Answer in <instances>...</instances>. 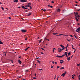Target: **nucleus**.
Masks as SVG:
<instances>
[{
    "label": "nucleus",
    "mask_w": 80,
    "mask_h": 80,
    "mask_svg": "<svg viewBox=\"0 0 80 80\" xmlns=\"http://www.w3.org/2000/svg\"><path fill=\"white\" fill-rule=\"evenodd\" d=\"M74 14L75 15V16H76V17H75V19L76 20V21L77 22H78V19H77V17H78V19H79V17H80V16L79 15H78V14H79L78 13V12H76L75 13V12H74Z\"/></svg>",
    "instance_id": "1"
},
{
    "label": "nucleus",
    "mask_w": 80,
    "mask_h": 80,
    "mask_svg": "<svg viewBox=\"0 0 80 80\" xmlns=\"http://www.w3.org/2000/svg\"><path fill=\"white\" fill-rule=\"evenodd\" d=\"M64 56H65V54H63L61 56H59L58 55L57 56H56V57L57 58H62V57H64Z\"/></svg>",
    "instance_id": "2"
},
{
    "label": "nucleus",
    "mask_w": 80,
    "mask_h": 80,
    "mask_svg": "<svg viewBox=\"0 0 80 80\" xmlns=\"http://www.w3.org/2000/svg\"><path fill=\"white\" fill-rule=\"evenodd\" d=\"M21 2H27V0H20Z\"/></svg>",
    "instance_id": "3"
},
{
    "label": "nucleus",
    "mask_w": 80,
    "mask_h": 80,
    "mask_svg": "<svg viewBox=\"0 0 80 80\" xmlns=\"http://www.w3.org/2000/svg\"><path fill=\"white\" fill-rule=\"evenodd\" d=\"M21 31L22 32H23V33H25V32H27V30H25L24 29H22L21 30Z\"/></svg>",
    "instance_id": "4"
},
{
    "label": "nucleus",
    "mask_w": 80,
    "mask_h": 80,
    "mask_svg": "<svg viewBox=\"0 0 80 80\" xmlns=\"http://www.w3.org/2000/svg\"><path fill=\"white\" fill-rule=\"evenodd\" d=\"M68 54V52H65V54L64 55H65H65H66V57H68V56L67 55Z\"/></svg>",
    "instance_id": "5"
},
{
    "label": "nucleus",
    "mask_w": 80,
    "mask_h": 80,
    "mask_svg": "<svg viewBox=\"0 0 80 80\" xmlns=\"http://www.w3.org/2000/svg\"><path fill=\"white\" fill-rule=\"evenodd\" d=\"M58 52L59 53L60 52L62 51L61 48H58Z\"/></svg>",
    "instance_id": "6"
},
{
    "label": "nucleus",
    "mask_w": 80,
    "mask_h": 80,
    "mask_svg": "<svg viewBox=\"0 0 80 80\" xmlns=\"http://www.w3.org/2000/svg\"><path fill=\"white\" fill-rule=\"evenodd\" d=\"M60 63L61 64L63 62H64L62 60H60Z\"/></svg>",
    "instance_id": "7"
},
{
    "label": "nucleus",
    "mask_w": 80,
    "mask_h": 80,
    "mask_svg": "<svg viewBox=\"0 0 80 80\" xmlns=\"http://www.w3.org/2000/svg\"><path fill=\"white\" fill-rule=\"evenodd\" d=\"M18 0H15L14 1V3H17V2H18Z\"/></svg>",
    "instance_id": "8"
},
{
    "label": "nucleus",
    "mask_w": 80,
    "mask_h": 80,
    "mask_svg": "<svg viewBox=\"0 0 80 80\" xmlns=\"http://www.w3.org/2000/svg\"><path fill=\"white\" fill-rule=\"evenodd\" d=\"M18 62H19V63L20 64H21L22 63V62L21 61H20V60H18Z\"/></svg>",
    "instance_id": "9"
},
{
    "label": "nucleus",
    "mask_w": 80,
    "mask_h": 80,
    "mask_svg": "<svg viewBox=\"0 0 80 80\" xmlns=\"http://www.w3.org/2000/svg\"><path fill=\"white\" fill-rule=\"evenodd\" d=\"M52 34L54 35L57 36V35H56V34H58V33L57 32H56L55 33H53Z\"/></svg>",
    "instance_id": "10"
},
{
    "label": "nucleus",
    "mask_w": 80,
    "mask_h": 80,
    "mask_svg": "<svg viewBox=\"0 0 80 80\" xmlns=\"http://www.w3.org/2000/svg\"><path fill=\"white\" fill-rule=\"evenodd\" d=\"M29 6H30V5H25V7L26 8H28L29 7Z\"/></svg>",
    "instance_id": "11"
},
{
    "label": "nucleus",
    "mask_w": 80,
    "mask_h": 80,
    "mask_svg": "<svg viewBox=\"0 0 80 80\" xmlns=\"http://www.w3.org/2000/svg\"><path fill=\"white\" fill-rule=\"evenodd\" d=\"M61 76H63V77H65V73H63L62 75H61Z\"/></svg>",
    "instance_id": "12"
},
{
    "label": "nucleus",
    "mask_w": 80,
    "mask_h": 80,
    "mask_svg": "<svg viewBox=\"0 0 80 80\" xmlns=\"http://www.w3.org/2000/svg\"><path fill=\"white\" fill-rule=\"evenodd\" d=\"M70 57H69L68 58V61H70Z\"/></svg>",
    "instance_id": "13"
},
{
    "label": "nucleus",
    "mask_w": 80,
    "mask_h": 80,
    "mask_svg": "<svg viewBox=\"0 0 80 80\" xmlns=\"http://www.w3.org/2000/svg\"><path fill=\"white\" fill-rule=\"evenodd\" d=\"M54 49L56 50V48H53V50H52V52H53V53H54V52H55Z\"/></svg>",
    "instance_id": "14"
},
{
    "label": "nucleus",
    "mask_w": 80,
    "mask_h": 80,
    "mask_svg": "<svg viewBox=\"0 0 80 80\" xmlns=\"http://www.w3.org/2000/svg\"><path fill=\"white\" fill-rule=\"evenodd\" d=\"M77 30L78 31H80V27L78 28L77 29Z\"/></svg>",
    "instance_id": "15"
},
{
    "label": "nucleus",
    "mask_w": 80,
    "mask_h": 80,
    "mask_svg": "<svg viewBox=\"0 0 80 80\" xmlns=\"http://www.w3.org/2000/svg\"><path fill=\"white\" fill-rule=\"evenodd\" d=\"M22 8H23L24 10H25V7L24 6H22Z\"/></svg>",
    "instance_id": "16"
},
{
    "label": "nucleus",
    "mask_w": 80,
    "mask_h": 80,
    "mask_svg": "<svg viewBox=\"0 0 80 80\" xmlns=\"http://www.w3.org/2000/svg\"><path fill=\"white\" fill-rule=\"evenodd\" d=\"M68 44H67V46H66V49H67V48L68 47Z\"/></svg>",
    "instance_id": "17"
},
{
    "label": "nucleus",
    "mask_w": 80,
    "mask_h": 80,
    "mask_svg": "<svg viewBox=\"0 0 80 80\" xmlns=\"http://www.w3.org/2000/svg\"><path fill=\"white\" fill-rule=\"evenodd\" d=\"M61 11L60 9H58L57 11L58 12H60Z\"/></svg>",
    "instance_id": "18"
},
{
    "label": "nucleus",
    "mask_w": 80,
    "mask_h": 80,
    "mask_svg": "<svg viewBox=\"0 0 80 80\" xmlns=\"http://www.w3.org/2000/svg\"><path fill=\"white\" fill-rule=\"evenodd\" d=\"M30 48V47H28V48H26V49H25V51H27V50L28 49V48Z\"/></svg>",
    "instance_id": "19"
},
{
    "label": "nucleus",
    "mask_w": 80,
    "mask_h": 80,
    "mask_svg": "<svg viewBox=\"0 0 80 80\" xmlns=\"http://www.w3.org/2000/svg\"><path fill=\"white\" fill-rule=\"evenodd\" d=\"M71 52H69L68 53V55H71Z\"/></svg>",
    "instance_id": "20"
},
{
    "label": "nucleus",
    "mask_w": 80,
    "mask_h": 80,
    "mask_svg": "<svg viewBox=\"0 0 80 80\" xmlns=\"http://www.w3.org/2000/svg\"><path fill=\"white\" fill-rule=\"evenodd\" d=\"M72 48H73V49H75V48H73L74 46L73 45H72Z\"/></svg>",
    "instance_id": "21"
},
{
    "label": "nucleus",
    "mask_w": 80,
    "mask_h": 80,
    "mask_svg": "<svg viewBox=\"0 0 80 80\" xmlns=\"http://www.w3.org/2000/svg\"><path fill=\"white\" fill-rule=\"evenodd\" d=\"M60 46L61 47H62V48H63L64 47L62 45H61Z\"/></svg>",
    "instance_id": "22"
},
{
    "label": "nucleus",
    "mask_w": 80,
    "mask_h": 80,
    "mask_svg": "<svg viewBox=\"0 0 80 80\" xmlns=\"http://www.w3.org/2000/svg\"><path fill=\"white\" fill-rule=\"evenodd\" d=\"M27 5H31V3H27Z\"/></svg>",
    "instance_id": "23"
},
{
    "label": "nucleus",
    "mask_w": 80,
    "mask_h": 80,
    "mask_svg": "<svg viewBox=\"0 0 80 80\" xmlns=\"http://www.w3.org/2000/svg\"><path fill=\"white\" fill-rule=\"evenodd\" d=\"M77 66H80V63L79 64H78L77 65Z\"/></svg>",
    "instance_id": "24"
},
{
    "label": "nucleus",
    "mask_w": 80,
    "mask_h": 80,
    "mask_svg": "<svg viewBox=\"0 0 80 80\" xmlns=\"http://www.w3.org/2000/svg\"><path fill=\"white\" fill-rule=\"evenodd\" d=\"M31 13H29L28 15L27 16H30V15H31Z\"/></svg>",
    "instance_id": "25"
},
{
    "label": "nucleus",
    "mask_w": 80,
    "mask_h": 80,
    "mask_svg": "<svg viewBox=\"0 0 80 80\" xmlns=\"http://www.w3.org/2000/svg\"><path fill=\"white\" fill-rule=\"evenodd\" d=\"M0 44H3V42H1V41H0Z\"/></svg>",
    "instance_id": "26"
},
{
    "label": "nucleus",
    "mask_w": 80,
    "mask_h": 80,
    "mask_svg": "<svg viewBox=\"0 0 80 80\" xmlns=\"http://www.w3.org/2000/svg\"><path fill=\"white\" fill-rule=\"evenodd\" d=\"M51 3H52L53 4V3H54V2L53 1H51Z\"/></svg>",
    "instance_id": "27"
},
{
    "label": "nucleus",
    "mask_w": 80,
    "mask_h": 80,
    "mask_svg": "<svg viewBox=\"0 0 80 80\" xmlns=\"http://www.w3.org/2000/svg\"><path fill=\"white\" fill-rule=\"evenodd\" d=\"M42 42L41 40H39V43H40Z\"/></svg>",
    "instance_id": "28"
},
{
    "label": "nucleus",
    "mask_w": 80,
    "mask_h": 80,
    "mask_svg": "<svg viewBox=\"0 0 80 80\" xmlns=\"http://www.w3.org/2000/svg\"><path fill=\"white\" fill-rule=\"evenodd\" d=\"M10 61L12 62V63L13 62V61L12 60H10Z\"/></svg>",
    "instance_id": "29"
},
{
    "label": "nucleus",
    "mask_w": 80,
    "mask_h": 80,
    "mask_svg": "<svg viewBox=\"0 0 80 80\" xmlns=\"http://www.w3.org/2000/svg\"><path fill=\"white\" fill-rule=\"evenodd\" d=\"M64 74H65H65H67V72L66 71L64 73H63Z\"/></svg>",
    "instance_id": "30"
},
{
    "label": "nucleus",
    "mask_w": 80,
    "mask_h": 80,
    "mask_svg": "<svg viewBox=\"0 0 80 80\" xmlns=\"http://www.w3.org/2000/svg\"><path fill=\"white\" fill-rule=\"evenodd\" d=\"M1 8H2V10H4V8H3V7H2Z\"/></svg>",
    "instance_id": "31"
},
{
    "label": "nucleus",
    "mask_w": 80,
    "mask_h": 80,
    "mask_svg": "<svg viewBox=\"0 0 80 80\" xmlns=\"http://www.w3.org/2000/svg\"><path fill=\"white\" fill-rule=\"evenodd\" d=\"M56 75H55V78H54V79H55V78H56Z\"/></svg>",
    "instance_id": "32"
},
{
    "label": "nucleus",
    "mask_w": 80,
    "mask_h": 80,
    "mask_svg": "<svg viewBox=\"0 0 80 80\" xmlns=\"http://www.w3.org/2000/svg\"><path fill=\"white\" fill-rule=\"evenodd\" d=\"M59 68H60V67H59V66H57V68L58 69Z\"/></svg>",
    "instance_id": "33"
},
{
    "label": "nucleus",
    "mask_w": 80,
    "mask_h": 80,
    "mask_svg": "<svg viewBox=\"0 0 80 80\" xmlns=\"http://www.w3.org/2000/svg\"><path fill=\"white\" fill-rule=\"evenodd\" d=\"M43 11H44V12H46V11H46V10H45V9L43 10Z\"/></svg>",
    "instance_id": "34"
},
{
    "label": "nucleus",
    "mask_w": 80,
    "mask_h": 80,
    "mask_svg": "<svg viewBox=\"0 0 80 80\" xmlns=\"http://www.w3.org/2000/svg\"><path fill=\"white\" fill-rule=\"evenodd\" d=\"M58 78H59V77H58L57 78V80H58Z\"/></svg>",
    "instance_id": "35"
},
{
    "label": "nucleus",
    "mask_w": 80,
    "mask_h": 80,
    "mask_svg": "<svg viewBox=\"0 0 80 80\" xmlns=\"http://www.w3.org/2000/svg\"><path fill=\"white\" fill-rule=\"evenodd\" d=\"M70 37H71L72 38H73V36L72 35H70Z\"/></svg>",
    "instance_id": "36"
},
{
    "label": "nucleus",
    "mask_w": 80,
    "mask_h": 80,
    "mask_svg": "<svg viewBox=\"0 0 80 80\" xmlns=\"http://www.w3.org/2000/svg\"><path fill=\"white\" fill-rule=\"evenodd\" d=\"M73 57V55H72L71 56V58H72Z\"/></svg>",
    "instance_id": "37"
},
{
    "label": "nucleus",
    "mask_w": 80,
    "mask_h": 80,
    "mask_svg": "<svg viewBox=\"0 0 80 80\" xmlns=\"http://www.w3.org/2000/svg\"><path fill=\"white\" fill-rule=\"evenodd\" d=\"M50 7H51V8H52L53 7L52 6H50Z\"/></svg>",
    "instance_id": "38"
},
{
    "label": "nucleus",
    "mask_w": 80,
    "mask_h": 80,
    "mask_svg": "<svg viewBox=\"0 0 80 80\" xmlns=\"http://www.w3.org/2000/svg\"><path fill=\"white\" fill-rule=\"evenodd\" d=\"M39 70L40 71H42V69H39Z\"/></svg>",
    "instance_id": "39"
},
{
    "label": "nucleus",
    "mask_w": 80,
    "mask_h": 80,
    "mask_svg": "<svg viewBox=\"0 0 80 80\" xmlns=\"http://www.w3.org/2000/svg\"><path fill=\"white\" fill-rule=\"evenodd\" d=\"M60 35H61V36H62V35H63V36H64V35H63V34H60Z\"/></svg>",
    "instance_id": "40"
},
{
    "label": "nucleus",
    "mask_w": 80,
    "mask_h": 80,
    "mask_svg": "<svg viewBox=\"0 0 80 80\" xmlns=\"http://www.w3.org/2000/svg\"><path fill=\"white\" fill-rule=\"evenodd\" d=\"M28 8L27 7V8H25V9H24V10L25 9H27Z\"/></svg>",
    "instance_id": "41"
},
{
    "label": "nucleus",
    "mask_w": 80,
    "mask_h": 80,
    "mask_svg": "<svg viewBox=\"0 0 80 80\" xmlns=\"http://www.w3.org/2000/svg\"><path fill=\"white\" fill-rule=\"evenodd\" d=\"M29 7H30V9H31L32 8V7L30 6H29Z\"/></svg>",
    "instance_id": "42"
},
{
    "label": "nucleus",
    "mask_w": 80,
    "mask_h": 80,
    "mask_svg": "<svg viewBox=\"0 0 80 80\" xmlns=\"http://www.w3.org/2000/svg\"><path fill=\"white\" fill-rule=\"evenodd\" d=\"M79 80H80V75H79Z\"/></svg>",
    "instance_id": "43"
},
{
    "label": "nucleus",
    "mask_w": 80,
    "mask_h": 80,
    "mask_svg": "<svg viewBox=\"0 0 80 80\" xmlns=\"http://www.w3.org/2000/svg\"><path fill=\"white\" fill-rule=\"evenodd\" d=\"M41 49L43 50H44L45 51L44 49L43 48H41Z\"/></svg>",
    "instance_id": "44"
},
{
    "label": "nucleus",
    "mask_w": 80,
    "mask_h": 80,
    "mask_svg": "<svg viewBox=\"0 0 80 80\" xmlns=\"http://www.w3.org/2000/svg\"><path fill=\"white\" fill-rule=\"evenodd\" d=\"M64 69V67H62V69Z\"/></svg>",
    "instance_id": "45"
},
{
    "label": "nucleus",
    "mask_w": 80,
    "mask_h": 80,
    "mask_svg": "<svg viewBox=\"0 0 80 80\" xmlns=\"http://www.w3.org/2000/svg\"><path fill=\"white\" fill-rule=\"evenodd\" d=\"M27 38H26L25 39V40L27 41Z\"/></svg>",
    "instance_id": "46"
},
{
    "label": "nucleus",
    "mask_w": 80,
    "mask_h": 80,
    "mask_svg": "<svg viewBox=\"0 0 80 80\" xmlns=\"http://www.w3.org/2000/svg\"><path fill=\"white\" fill-rule=\"evenodd\" d=\"M52 62V64H54V62H53V61Z\"/></svg>",
    "instance_id": "47"
},
{
    "label": "nucleus",
    "mask_w": 80,
    "mask_h": 80,
    "mask_svg": "<svg viewBox=\"0 0 80 80\" xmlns=\"http://www.w3.org/2000/svg\"><path fill=\"white\" fill-rule=\"evenodd\" d=\"M44 39H45V40H47V39L46 38H44Z\"/></svg>",
    "instance_id": "48"
},
{
    "label": "nucleus",
    "mask_w": 80,
    "mask_h": 80,
    "mask_svg": "<svg viewBox=\"0 0 80 80\" xmlns=\"http://www.w3.org/2000/svg\"><path fill=\"white\" fill-rule=\"evenodd\" d=\"M57 62H55V64H57Z\"/></svg>",
    "instance_id": "49"
},
{
    "label": "nucleus",
    "mask_w": 80,
    "mask_h": 80,
    "mask_svg": "<svg viewBox=\"0 0 80 80\" xmlns=\"http://www.w3.org/2000/svg\"><path fill=\"white\" fill-rule=\"evenodd\" d=\"M36 75H37L35 73V74H34V76H35V77H36Z\"/></svg>",
    "instance_id": "50"
},
{
    "label": "nucleus",
    "mask_w": 80,
    "mask_h": 80,
    "mask_svg": "<svg viewBox=\"0 0 80 80\" xmlns=\"http://www.w3.org/2000/svg\"><path fill=\"white\" fill-rule=\"evenodd\" d=\"M62 5L60 6V8H62Z\"/></svg>",
    "instance_id": "51"
},
{
    "label": "nucleus",
    "mask_w": 80,
    "mask_h": 80,
    "mask_svg": "<svg viewBox=\"0 0 80 80\" xmlns=\"http://www.w3.org/2000/svg\"><path fill=\"white\" fill-rule=\"evenodd\" d=\"M56 36H60V35H56Z\"/></svg>",
    "instance_id": "52"
},
{
    "label": "nucleus",
    "mask_w": 80,
    "mask_h": 80,
    "mask_svg": "<svg viewBox=\"0 0 80 80\" xmlns=\"http://www.w3.org/2000/svg\"><path fill=\"white\" fill-rule=\"evenodd\" d=\"M33 78L34 79H36L37 78Z\"/></svg>",
    "instance_id": "53"
},
{
    "label": "nucleus",
    "mask_w": 80,
    "mask_h": 80,
    "mask_svg": "<svg viewBox=\"0 0 80 80\" xmlns=\"http://www.w3.org/2000/svg\"><path fill=\"white\" fill-rule=\"evenodd\" d=\"M75 6H79V5H77V4H76Z\"/></svg>",
    "instance_id": "54"
},
{
    "label": "nucleus",
    "mask_w": 80,
    "mask_h": 80,
    "mask_svg": "<svg viewBox=\"0 0 80 80\" xmlns=\"http://www.w3.org/2000/svg\"><path fill=\"white\" fill-rule=\"evenodd\" d=\"M51 68H53V67L52 66H51Z\"/></svg>",
    "instance_id": "55"
},
{
    "label": "nucleus",
    "mask_w": 80,
    "mask_h": 80,
    "mask_svg": "<svg viewBox=\"0 0 80 80\" xmlns=\"http://www.w3.org/2000/svg\"><path fill=\"white\" fill-rule=\"evenodd\" d=\"M37 61L38 62H41L40 61H39V60H37Z\"/></svg>",
    "instance_id": "56"
},
{
    "label": "nucleus",
    "mask_w": 80,
    "mask_h": 80,
    "mask_svg": "<svg viewBox=\"0 0 80 80\" xmlns=\"http://www.w3.org/2000/svg\"><path fill=\"white\" fill-rule=\"evenodd\" d=\"M48 7H50V5H48Z\"/></svg>",
    "instance_id": "57"
},
{
    "label": "nucleus",
    "mask_w": 80,
    "mask_h": 80,
    "mask_svg": "<svg viewBox=\"0 0 80 80\" xmlns=\"http://www.w3.org/2000/svg\"><path fill=\"white\" fill-rule=\"evenodd\" d=\"M68 41H69V42H70V41L68 39Z\"/></svg>",
    "instance_id": "58"
},
{
    "label": "nucleus",
    "mask_w": 80,
    "mask_h": 80,
    "mask_svg": "<svg viewBox=\"0 0 80 80\" xmlns=\"http://www.w3.org/2000/svg\"><path fill=\"white\" fill-rule=\"evenodd\" d=\"M9 19H11V18H10V17H9Z\"/></svg>",
    "instance_id": "59"
},
{
    "label": "nucleus",
    "mask_w": 80,
    "mask_h": 80,
    "mask_svg": "<svg viewBox=\"0 0 80 80\" xmlns=\"http://www.w3.org/2000/svg\"><path fill=\"white\" fill-rule=\"evenodd\" d=\"M21 56H19L18 58H21Z\"/></svg>",
    "instance_id": "60"
},
{
    "label": "nucleus",
    "mask_w": 80,
    "mask_h": 80,
    "mask_svg": "<svg viewBox=\"0 0 80 80\" xmlns=\"http://www.w3.org/2000/svg\"><path fill=\"white\" fill-rule=\"evenodd\" d=\"M62 69V68H61L60 69L61 70Z\"/></svg>",
    "instance_id": "61"
},
{
    "label": "nucleus",
    "mask_w": 80,
    "mask_h": 80,
    "mask_svg": "<svg viewBox=\"0 0 80 80\" xmlns=\"http://www.w3.org/2000/svg\"><path fill=\"white\" fill-rule=\"evenodd\" d=\"M61 49V50H64L63 48H62Z\"/></svg>",
    "instance_id": "62"
},
{
    "label": "nucleus",
    "mask_w": 80,
    "mask_h": 80,
    "mask_svg": "<svg viewBox=\"0 0 80 80\" xmlns=\"http://www.w3.org/2000/svg\"><path fill=\"white\" fill-rule=\"evenodd\" d=\"M41 54H43V53L42 52H41Z\"/></svg>",
    "instance_id": "63"
},
{
    "label": "nucleus",
    "mask_w": 80,
    "mask_h": 80,
    "mask_svg": "<svg viewBox=\"0 0 80 80\" xmlns=\"http://www.w3.org/2000/svg\"><path fill=\"white\" fill-rule=\"evenodd\" d=\"M80 10V9H79L78 10V11H79Z\"/></svg>",
    "instance_id": "64"
}]
</instances>
